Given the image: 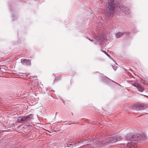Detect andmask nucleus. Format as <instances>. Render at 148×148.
<instances>
[{
	"label": "nucleus",
	"mask_w": 148,
	"mask_h": 148,
	"mask_svg": "<svg viewBox=\"0 0 148 148\" xmlns=\"http://www.w3.org/2000/svg\"><path fill=\"white\" fill-rule=\"evenodd\" d=\"M126 138L127 140L132 141L129 142L126 145L125 144L122 145V147H125L127 146L129 148H135L137 147L138 141L140 139L145 140L147 139L146 134L144 133L140 134H129L127 135Z\"/></svg>",
	"instance_id": "nucleus-1"
},
{
	"label": "nucleus",
	"mask_w": 148,
	"mask_h": 148,
	"mask_svg": "<svg viewBox=\"0 0 148 148\" xmlns=\"http://www.w3.org/2000/svg\"><path fill=\"white\" fill-rule=\"evenodd\" d=\"M121 138L120 136L116 135L114 137H110L102 140L96 141L94 145L96 147V148H99L104 146L105 143H113L121 140Z\"/></svg>",
	"instance_id": "nucleus-2"
},
{
	"label": "nucleus",
	"mask_w": 148,
	"mask_h": 148,
	"mask_svg": "<svg viewBox=\"0 0 148 148\" xmlns=\"http://www.w3.org/2000/svg\"><path fill=\"white\" fill-rule=\"evenodd\" d=\"M118 1L116 0H109L108 5L106 8V13L109 16L113 17L114 15L115 10L117 8L116 4Z\"/></svg>",
	"instance_id": "nucleus-3"
},
{
	"label": "nucleus",
	"mask_w": 148,
	"mask_h": 148,
	"mask_svg": "<svg viewBox=\"0 0 148 148\" xmlns=\"http://www.w3.org/2000/svg\"><path fill=\"white\" fill-rule=\"evenodd\" d=\"M34 114H31L24 116H19L18 118L17 122L18 123H22L26 122L33 118Z\"/></svg>",
	"instance_id": "nucleus-4"
},
{
	"label": "nucleus",
	"mask_w": 148,
	"mask_h": 148,
	"mask_svg": "<svg viewBox=\"0 0 148 148\" xmlns=\"http://www.w3.org/2000/svg\"><path fill=\"white\" fill-rule=\"evenodd\" d=\"M119 8L126 14H128L130 12L129 9L126 6L123 5H120Z\"/></svg>",
	"instance_id": "nucleus-5"
},
{
	"label": "nucleus",
	"mask_w": 148,
	"mask_h": 148,
	"mask_svg": "<svg viewBox=\"0 0 148 148\" xmlns=\"http://www.w3.org/2000/svg\"><path fill=\"white\" fill-rule=\"evenodd\" d=\"M134 108L136 110H141L145 109L143 106L140 104H137L134 106Z\"/></svg>",
	"instance_id": "nucleus-6"
},
{
	"label": "nucleus",
	"mask_w": 148,
	"mask_h": 148,
	"mask_svg": "<svg viewBox=\"0 0 148 148\" xmlns=\"http://www.w3.org/2000/svg\"><path fill=\"white\" fill-rule=\"evenodd\" d=\"M134 86L136 87L140 92H143L144 91V88L140 84H135L134 85Z\"/></svg>",
	"instance_id": "nucleus-7"
},
{
	"label": "nucleus",
	"mask_w": 148,
	"mask_h": 148,
	"mask_svg": "<svg viewBox=\"0 0 148 148\" xmlns=\"http://www.w3.org/2000/svg\"><path fill=\"white\" fill-rule=\"evenodd\" d=\"M124 34L123 32H119L115 34V37L116 38H121Z\"/></svg>",
	"instance_id": "nucleus-8"
},
{
	"label": "nucleus",
	"mask_w": 148,
	"mask_h": 148,
	"mask_svg": "<svg viewBox=\"0 0 148 148\" xmlns=\"http://www.w3.org/2000/svg\"><path fill=\"white\" fill-rule=\"evenodd\" d=\"M23 62L27 65H30L31 64V61L29 59L27 60L26 59H24L23 60Z\"/></svg>",
	"instance_id": "nucleus-9"
},
{
	"label": "nucleus",
	"mask_w": 148,
	"mask_h": 148,
	"mask_svg": "<svg viewBox=\"0 0 148 148\" xmlns=\"http://www.w3.org/2000/svg\"><path fill=\"white\" fill-rule=\"evenodd\" d=\"M102 79L103 82H104L107 83H108V81L109 80H110L109 78L106 77L105 76H104L103 77H102Z\"/></svg>",
	"instance_id": "nucleus-10"
},
{
	"label": "nucleus",
	"mask_w": 148,
	"mask_h": 148,
	"mask_svg": "<svg viewBox=\"0 0 148 148\" xmlns=\"http://www.w3.org/2000/svg\"><path fill=\"white\" fill-rule=\"evenodd\" d=\"M96 27L98 28H100L103 27V24L101 22H99L98 23H96Z\"/></svg>",
	"instance_id": "nucleus-11"
},
{
	"label": "nucleus",
	"mask_w": 148,
	"mask_h": 148,
	"mask_svg": "<svg viewBox=\"0 0 148 148\" xmlns=\"http://www.w3.org/2000/svg\"><path fill=\"white\" fill-rule=\"evenodd\" d=\"M61 77L60 76H58L57 77H56L55 80H54V82H56V81H57L58 80L60 79H61Z\"/></svg>",
	"instance_id": "nucleus-12"
},
{
	"label": "nucleus",
	"mask_w": 148,
	"mask_h": 148,
	"mask_svg": "<svg viewBox=\"0 0 148 148\" xmlns=\"http://www.w3.org/2000/svg\"><path fill=\"white\" fill-rule=\"evenodd\" d=\"M112 66L113 69L115 71H116L117 69L116 67L114 66L113 65H112Z\"/></svg>",
	"instance_id": "nucleus-13"
},
{
	"label": "nucleus",
	"mask_w": 148,
	"mask_h": 148,
	"mask_svg": "<svg viewBox=\"0 0 148 148\" xmlns=\"http://www.w3.org/2000/svg\"><path fill=\"white\" fill-rule=\"evenodd\" d=\"M12 21H13L15 20V19H16L17 17H16V16H15V18H13V15H12Z\"/></svg>",
	"instance_id": "nucleus-14"
},
{
	"label": "nucleus",
	"mask_w": 148,
	"mask_h": 148,
	"mask_svg": "<svg viewBox=\"0 0 148 148\" xmlns=\"http://www.w3.org/2000/svg\"><path fill=\"white\" fill-rule=\"evenodd\" d=\"M103 51L106 54L107 53V52L105 51Z\"/></svg>",
	"instance_id": "nucleus-15"
},
{
	"label": "nucleus",
	"mask_w": 148,
	"mask_h": 148,
	"mask_svg": "<svg viewBox=\"0 0 148 148\" xmlns=\"http://www.w3.org/2000/svg\"><path fill=\"white\" fill-rule=\"evenodd\" d=\"M107 56H108L109 58H110V56L108 54V53H107L106 54Z\"/></svg>",
	"instance_id": "nucleus-16"
},
{
	"label": "nucleus",
	"mask_w": 148,
	"mask_h": 148,
	"mask_svg": "<svg viewBox=\"0 0 148 148\" xmlns=\"http://www.w3.org/2000/svg\"><path fill=\"white\" fill-rule=\"evenodd\" d=\"M65 148H70L69 146H66L65 147Z\"/></svg>",
	"instance_id": "nucleus-17"
},
{
	"label": "nucleus",
	"mask_w": 148,
	"mask_h": 148,
	"mask_svg": "<svg viewBox=\"0 0 148 148\" xmlns=\"http://www.w3.org/2000/svg\"><path fill=\"white\" fill-rule=\"evenodd\" d=\"M57 112H56V115H57Z\"/></svg>",
	"instance_id": "nucleus-18"
},
{
	"label": "nucleus",
	"mask_w": 148,
	"mask_h": 148,
	"mask_svg": "<svg viewBox=\"0 0 148 148\" xmlns=\"http://www.w3.org/2000/svg\"><path fill=\"white\" fill-rule=\"evenodd\" d=\"M67 122V121H65L64 122Z\"/></svg>",
	"instance_id": "nucleus-19"
},
{
	"label": "nucleus",
	"mask_w": 148,
	"mask_h": 148,
	"mask_svg": "<svg viewBox=\"0 0 148 148\" xmlns=\"http://www.w3.org/2000/svg\"><path fill=\"white\" fill-rule=\"evenodd\" d=\"M90 40L91 41H92V40Z\"/></svg>",
	"instance_id": "nucleus-20"
},
{
	"label": "nucleus",
	"mask_w": 148,
	"mask_h": 148,
	"mask_svg": "<svg viewBox=\"0 0 148 148\" xmlns=\"http://www.w3.org/2000/svg\"><path fill=\"white\" fill-rule=\"evenodd\" d=\"M72 123H73V122H72Z\"/></svg>",
	"instance_id": "nucleus-21"
},
{
	"label": "nucleus",
	"mask_w": 148,
	"mask_h": 148,
	"mask_svg": "<svg viewBox=\"0 0 148 148\" xmlns=\"http://www.w3.org/2000/svg\"><path fill=\"white\" fill-rule=\"evenodd\" d=\"M105 27H104V26H103V28H104Z\"/></svg>",
	"instance_id": "nucleus-22"
},
{
	"label": "nucleus",
	"mask_w": 148,
	"mask_h": 148,
	"mask_svg": "<svg viewBox=\"0 0 148 148\" xmlns=\"http://www.w3.org/2000/svg\"><path fill=\"white\" fill-rule=\"evenodd\" d=\"M127 70H129V69H127Z\"/></svg>",
	"instance_id": "nucleus-23"
},
{
	"label": "nucleus",
	"mask_w": 148,
	"mask_h": 148,
	"mask_svg": "<svg viewBox=\"0 0 148 148\" xmlns=\"http://www.w3.org/2000/svg\"><path fill=\"white\" fill-rule=\"evenodd\" d=\"M127 70H129V69H127Z\"/></svg>",
	"instance_id": "nucleus-24"
}]
</instances>
